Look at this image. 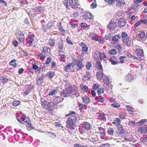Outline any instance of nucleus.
Segmentation results:
<instances>
[{
    "label": "nucleus",
    "mask_w": 147,
    "mask_h": 147,
    "mask_svg": "<svg viewBox=\"0 0 147 147\" xmlns=\"http://www.w3.org/2000/svg\"><path fill=\"white\" fill-rule=\"evenodd\" d=\"M76 113L74 111H71L70 113L66 116H69L70 117L68 118V119L66 121V127L69 129L72 130L75 128V122L77 120Z\"/></svg>",
    "instance_id": "nucleus-1"
},
{
    "label": "nucleus",
    "mask_w": 147,
    "mask_h": 147,
    "mask_svg": "<svg viewBox=\"0 0 147 147\" xmlns=\"http://www.w3.org/2000/svg\"><path fill=\"white\" fill-rule=\"evenodd\" d=\"M69 0H64L63 3L64 5L66 6L67 10L70 9L69 6L74 9H76L78 8H80V5L78 3V0H70L68 4Z\"/></svg>",
    "instance_id": "nucleus-2"
},
{
    "label": "nucleus",
    "mask_w": 147,
    "mask_h": 147,
    "mask_svg": "<svg viewBox=\"0 0 147 147\" xmlns=\"http://www.w3.org/2000/svg\"><path fill=\"white\" fill-rule=\"evenodd\" d=\"M63 92L61 93V96L63 97H67L68 95L72 92V95L73 96L75 95L77 96H78L79 94L78 93H74L72 92V89L70 88H68L63 90Z\"/></svg>",
    "instance_id": "nucleus-3"
},
{
    "label": "nucleus",
    "mask_w": 147,
    "mask_h": 147,
    "mask_svg": "<svg viewBox=\"0 0 147 147\" xmlns=\"http://www.w3.org/2000/svg\"><path fill=\"white\" fill-rule=\"evenodd\" d=\"M16 35L18 40L21 42H23L25 40L24 34L22 31H18L16 33Z\"/></svg>",
    "instance_id": "nucleus-4"
},
{
    "label": "nucleus",
    "mask_w": 147,
    "mask_h": 147,
    "mask_svg": "<svg viewBox=\"0 0 147 147\" xmlns=\"http://www.w3.org/2000/svg\"><path fill=\"white\" fill-rule=\"evenodd\" d=\"M138 39L141 42H144L146 40V34L144 32H140L138 35Z\"/></svg>",
    "instance_id": "nucleus-5"
},
{
    "label": "nucleus",
    "mask_w": 147,
    "mask_h": 147,
    "mask_svg": "<svg viewBox=\"0 0 147 147\" xmlns=\"http://www.w3.org/2000/svg\"><path fill=\"white\" fill-rule=\"evenodd\" d=\"M116 22V20H112L110 21L109 24L108 26L110 30H113L117 26Z\"/></svg>",
    "instance_id": "nucleus-6"
},
{
    "label": "nucleus",
    "mask_w": 147,
    "mask_h": 147,
    "mask_svg": "<svg viewBox=\"0 0 147 147\" xmlns=\"http://www.w3.org/2000/svg\"><path fill=\"white\" fill-rule=\"evenodd\" d=\"M80 45L82 47V53L83 54H87L88 48L86 44L84 42H82L80 44Z\"/></svg>",
    "instance_id": "nucleus-7"
},
{
    "label": "nucleus",
    "mask_w": 147,
    "mask_h": 147,
    "mask_svg": "<svg viewBox=\"0 0 147 147\" xmlns=\"http://www.w3.org/2000/svg\"><path fill=\"white\" fill-rule=\"evenodd\" d=\"M118 26L120 27H123L126 24V21L123 18L119 19L118 20Z\"/></svg>",
    "instance_id": "nucleus-8"
},
{
    "label": "nucleus",
    "mask_w": 147,
    "mask_h": 147,
    "mask_svg": "<svg viewBox=\"0 0 147 147\" xmlns=\"http://www.w3.org/2000/svg\"><path fill=\"white\" fill-rule=\"evenodd\" d=\"M84 18L86 20H93V16L92 15V14L89 12H88L86 13L84 15Z\"/></svg>",
    "instance_id": "nucleus-9"
},
{
    "label": "nucleus",
    "mask_w": 147,
    "mask_h": 147,
    "mask_svg": "<svg viewBox=\"0 0 147 147\" xmlns=\"http://www.w3.org/2000/svg\"><path fill=\"white\" fill-rule=\"evenodd\" d=\"M125 45L127 47L130 46L131 43V38L128 37L127 39H124L122 41Z\"/></svg>",
    "instance_id": "nucleus-10"
},
{
    "label": "nucleus",
    "mask_w": 147,
    "mask_h": 147,
    "mask_svg": "<svg viewBox=\"0 0 147 147\" xmlns=\"http://www.w3.org/2000/svg\"><path fill=\"white\" fill-rule=\"evenodd\" d=\"M45 76L43 74H42L39 76L36 81L37 84L38 86H40L43 82Z\"/></svg>",
    "instance_id": "nucleus-11"
},
{
    "label": "nucleus",
    "mask_w": 147,
    "mask_h": 147,
    "mask_svg": "<svg viewBox=\"0 0 147 147\" xmlns=\"http://www.w3.org/2000/svg\"><path fill=\"white\" fill-rule=\"evenodd\" d=\"M56 104H57V103L56 102V100H53V102H51L50 103L48 102V106L49 107V109L52 111L54 110L55 109Z\"/></svg>",
    "instance_id": "nucleus-12"
},
{
    "label": "nucleus",
    "mask_w": 147,
    "mask_h": 147,
    "mask_svg": "<svg viewBox=\"0 0 147 147\" xmlns=\"http://www.w3.org/2000/svg\"><path fill=\"white\" fill-rule=\"evenodd\" d=\"M109 60L113 65H115L118 63L117 57L115 56L111 57Z\"/></svg>",
    "instance_id": "nucleus-13"
},
{
    "label": "nucleus",
    "mask_w": 147,
    "mask_h": 147,
    "mask_svg": "<svg viewBox=\"0 0 147 147\" xmlns=\"http://www.w3.org/2000/svg\"><path fill=\"white\" fill-rule=\"evenodd\" d=\"M142 24H146L147 25V19L138 21L135 24V25L136 27H137Z\"/></svg>",
    "instance_id": "nucleus-14"
},
{
    "label": "nucleus",
    "mask_w": 147,
    "mask_h": 147,
    "mask_svg": "<svg viewBox=\"0 0 147 147\" xmlns=\"http://www.w3.org/2000/svg\"><path fill=\"white\" fill-rule=\"evenodd\" d=\"M104 84L103 86L107 89L109 88V80L106 77L103 79Z\"/></svg>",
    "instance_id": "nucleus-15"
},
{
    "label": "nucleus",
    "mask_w": 147,
    "mask_h": 147,
    "mask_svg": "<svg viewBox=\"0 0 147 147\" xmlns=\"http://www.w3.org/2000/svg\"><path fill=\"white\" fill-rule=\"evenodd\" d=\"M73 66L70 64L66 65L65 68V70L67 72H71L73 70Z\"/></svg>",
    "instance_id": "nucleus-16"
},
{
    "label": "nucleus",
    "mask_w": 147,
    "mask_h": 147,
    "mask_svg": "<svg viewBox=\"0 0 147 147\" xmlns=\"http://www.w3.org/2000/svg\"><path fill=\"white\" fill-rule=\"evenodd\" d=\"M41 105L42 107L45 109H48L49 107L48 106V102L44 100V99L42 100Z\"/></svg>",
    "instance_id": "nucleus-17"
},
{
    "label": "nucleus",
    "mask_w": 147,
    "mask_h": 147,
    "mask_svg": "<svg viewBox=\"0 0 147 147\" xmlns=\"http://www.w3.org/2000/svg\"><path fill=\"white\" fill-rule=\"evenodd\" d=\"M139 131L142 133L145 134L147 132V126L144 125L142 127H140Z\"/></svg>",
    "instance_id": "nucleus-18"
},
{
    "label": "nucleus",
    "mask_w": 147,
    "mask_h": 147,
    "mask_svg": "<svg viewBox=\"0 0 147 147\" xmlns=\"http://www.w3.org/2000/svg\"><path fill=\"white\" fill-rule=\"evenodd\" d=\"M134 76L131 74H128L126 76V81L128 82H131L133 80Z\"/></svg>",
    "instance_id": "nucleus-19"
},
{
    "label": "nucleus",
    "mask_w": 147,
    "mask_h": 147,
    "mask_svg": "<svg viewBox=\"0 0 147 147\" xmlns=\"http://www.w3.org/2000/svg\"><path fill=\"white\" fill-rule=\"evenodd\" d=\"M57 26L58 28L60 30V32L61 33V34L62 35L64 36V32H65V30L63 29L61 23H59L57 24Z\"/></svg>",
    "instance_id": "nucleus-20"
},
{
    "label": "nucleus",
    "mask_w": 147,
    "mask_h": 147,
    "mask_svg": "<svg viewBox=\"0 0 147 147\" xmlns=\"http://www.w3.org/2000/svg\"><path fill=\"white\" fill-rule=\"evenodd\" d=\"M121 36L120 35H115L112 38V40L115 43V42H118L119 39H121Z\"/></svg>",
    "instance_id": "nucleus-21"
},
{
    "label": "nucleus",
    "mask_w": 147,
    "mask_h": 147,
    "mask_svg": "<svg viewBox=\"0 0 147 147\" xmlns=\"http://www.w3.org/2000/svg\"><path fill=\"white\" fill-rule=\"evenodd\" d=\"M125 5L124 0H118L117 2V5L121 8L123 7Z\"/></svg>",
    "instance_id": "nucleus-22"
},
{
    "label": "nucleus",
    "mask_w": 147,
    "mask_h": 147,
    "mask_svg": "<svg viewBox=\"0 0 147 147\" xmlns=\"http://www.w3.org/2000/svg\"><path fill=\"white\" fill-rule=\"evenodd\" d=\"M25 123L26 124L27 129L28 130H30L33 129V127L30 121L26 120L25 121Z\"/></svg>",
    "instance_id": "nucleus-23"
},
{
    "label": "nucleus",
    "mask_w": 147,
    "mask_h": 147,
    "mask_svg": "<svg viewBox=\"0 0 147 147\" xmlns=\"http://www.w3.org/2000/svg\"><path fill=\"white\" fill-rule=\"evenodd\" d=\"M83 125L84 128L87 130H89L92 128L91 125L88 122H84Z\"/></svg>",
    "instance_id": "nucleus-24"
},
{
    "label": "nucleus",
    "mask_w": 147,
    "mask_h": 147,
    "mask_svg": "<svg viewBox=\"0 0 147 147\" xmlns=\"http://www.w3.org/2000/svg\"><path fill=\"white\" fill-rule=\"evenodd\" d=\"M48 45L51 47H53L55 45V40L53 38H51L48 41Z\"/></svg>",
    "instance_id": "nucleus-25"
},
{
    "label": "nucleus",
    "mask_w": 147,
    "mask_h": 147,
    "mask_svg": "<svg viewBox=\"0 0 147 147\" xmlns=\"http://www.w3.org/2000/svg\"><path fill=\"white\" fill-rule=\"evenodd\" d=\"M83 102L86 104H88L90 102V99L87 96H85L82 98Z\"/></svg>",
    "instance_id": "nucleus-26"
},
{
    "label": "nucleus",
    "mask_w": 147,
    "mask_h": 147,
    "mask_svg": "<svg viewBox=\"0 0 147 147\" xmlns=\"http://www.w3.org/2000/svg\"><path fill=\"white\" fill-rule=\"evenodd\" d=\"M135 53L138 56H143L144 54L143 50L140 49H136Z\"/></svg>",
    "instance_id": "nucleus-27"
},
{
    "label": "nucleus",
    "mask_w": 147,
    "mask_h": 147,
    "mask_svg": "<svg viewBox=\"0 0 147 147\" xmlns=\"http://www.w3.org/2000/svg\"><path fill=\"white\" fill-rule=\"evenodd\" d=\"M104 74L102 71H99L97 72L96 74L97 79H101L103 77Z\"/></svg>",
    "instance_id": "nucleus-28"
},
{
    "label": "nucleus",
    "mask_w": 147,
    "mask_h": 147,
    "mask_svg": "<svg viewBox=\"0 0 147 147\" xmlns=\"http://www.w3.org/2000/svg\"><path fill=\"white\" fill-rule=\"evenodd\" d=\"M117 127L118 131L119 134H121L125 133V131L124 130L121 125L119 126H118Z\"/></svg>",
    "instance_id": "nucleus-29"
},
{
    "label": "nucleus",
    "mask_w": 147,
    "mask_h": 147,
    "mask_svg": "<svg viewBox=\"0 0 147 147\" xmlns=\"http://www.w3.org/2000/svg\"><path fill=\"white\" fill-rule=\"evenodd\" d=\"M74 63V64L77 65V67L79 69H81L84 67V65L82 63V62Z\"/></svg>",
    "instance_id": "nucleus-30"
},
{
    "label": "nucleus",
    "mask_w": 147,
    "mask_h": 147,
    "mask_svg": "<svg viewBox=\"0 0 147 147\" xmlns=\"http://www.w3.org/2000/svg\"><path fill=\"white\" fill-rule=\"evenodd\" d=\"M17 119L19 122L21 123H23V122L26 119V116L24 115H23L22 116V118H19L17 117Z\"/></svg>",
    "instance_id": "nucleus-31"
},
{
    "label": "nucleus",
    "mask_w": 147,
    "mask_h": 147,
    "mask_svg": "<svg viewBox=\"0 0 147 147\" xmlns=\"http://www.w3.org/2000/svg\"><path fill=\"white\" fill-rule=\"evenodd\" d=\"M113 123L117 126L121 125V121L118 118H116L115 119Z\"/></svg>",
    "instance_id": "nucleus-32"
},
{
    "label": "nucleus",
    "mask_w": 147,
    "mask_h": 147,
    "mask_svg": "<svg viewBox=\"0 0 147 147\" xmlns=\"http://www.w3.org/2000/svg\"><path fill=\"white\" fill-rule=\"evenodd\" d=\"M89 36L91 37L93 40H96L97 38L98 37V36H97L94 33H90Z\"/></svg>",
    "instance_id": "nucleus-33"
},
{
    "label": "nucleus",
    "mask_w": 147,
    "mask_h": 147,
    "mask_svg": "<svg viewBox=\"0 0 147 147\" xmlns=\"http://www.w3.org/2000/svg\"><path fill=\"white\" fill-rule=\"evenodd\" d=\"M99 56L101 60H103L105 61L106 60V57L104 53H99Z\"/></svg>",
    "instance_id": "nucleus-34"
},
{
    "label": "nucleus",
    "mask_w": 147,
    "mask_h": 147,
    "mask_svg": "<svg viewBox=\"0 0 147 147\" xmlns=\"http://www.w3.org/2000/svg\"><path fill=\"white\" fill-rule=\"evenodd\" d=\"M16 60L13 59L9 63L10 65H12L14 67H16L17 66V63H16Z\"/></svg>",
    "instance_id": "nucleus-35"
},
{
    "label": "nucleus",
    "mask_w": 147,
    "mask_h": 147,
    "mask_svg": "<svg viewBox=\"0 0 147 147\" xmlns=\"http://www.w3.org/2000/svg\"><path fill=\"white\" fill-rule=\"evenodd\" d=\"M0 80L2 83L4 84L6 83L8 81V79L6 78H4L2 76L0 77Z\"/></svg>",
    "instance_id": "nucleus-36"
},
{
    "label": "nucleus",
    "mask_w": 147,
    "mask_h": 147,
    "mask_svg": "<svg viewBox=\"0 0 147 147\" xmlns=\"http://www.w3.org/2000/svg\"><path fill=\"white\" fill-rule=\"evenodd\" d=\"M126 107L128 110V111L129 112V113L131 114H132L133 113V109L129 105H127Z\"/></svg>",
    "instance_id": "nucleus-37"
},
{
    "label": "nucleus",
    "mask_w": 147,
    "mask_h": 147,
    "mask_svg": "<svg viewBox=\"0 0 147 147\" xmlns=\"http://www.w3.org/2000/svg\"><path fill=\"white\" fill-rule=\"evenodd\" d=\"M128 18L129 19L131 20V21H133L135 20H137L138 19L137 17H135L134 15H129L128 16Z\"/></svg>",
    "instance_id": "nucleus-38"
},
{
    "label": "nucleus",
    "mask_w": 147,
    "mask_h": 147,
    "mask_svg": "<svg viewBox=\"0 0 147 147\" xmlns=\"http://www.w3.org/2000/svg\"><path fill=\"white\" fill-rule=\"evenodd\" d=\"M50 78H52L55 75L53 71H49L47 73L46 75Z\"/></svg>",
    "instance_id": "nucleus-39"
},
{
    "label": "nucleus",
    "mask_w": 147,
    "mask_h": 147,
    "mask_svg": "<svg viewBox=\"0 0 147 147\" xmlns=\"http://www.w3.org/2000/svg\"><path fill=\"white\" fill-rule=\"evenodd\" d=\"M96 67L98 69L102 70V66L100 62H97L96 63Z\"/></svg>",
    "instance_id": "nucleus-40"
},
{
    "label": "nucleus",
    "mask_w": 147,
    "mask_h": 147,
    "mask_svg": "<svg viewBox=\"0 0 147 147\" xmlns=\"http://www.w3.org/2000/svg\"><path fill=\"white\" fill-rule=\"evenodd\" d=\"M121 36L122 41L124 39H127V38L128 37L127 34L125 32H122Z\"/></svg>",
    "instance_id": "nucleus-41"
},
{
    "label": "nucleus",
    "mask_w": 147,
    "mask_h": 147,
    "mask_svg": "<svg viewBox=\"0 0 147 147\" xmlns=\"http://www.w3.org/2000/svg\"><path fill=\"white\" fill-rule=\"evenodd\" d=\"M58 47H59V50H63V42L62 40L61 42H59Z\"/></svg>",
    "instance_id": "nucleus-42"
},
{
    "label": "nucleus",
    "mask_w": 147,
    "mask_h": 147,
    "mask_svg": "<svg viewBox=\"0 0 147 147\" xmlns=\"http://www.w3.org/2000/svg\"><path fill=\"white\" fill-rule=\"evenodd\" d=\"M82 59L81 56H78L77 59H75L73 60V62H82Z\"/></svg>",
    "instance_id": "nucleus-43"
},
{
    "label": "nucleus",
    "mask_w": 147,
    "mask_h": 147,
    "mask_svg": "<svg viewBox=\"0 0 147 147\" xmlns=\"http://www.w3.org/2000/svg\"><path fill=\"white\" fill-rule=\"evenodd\" d=\"M99 116L104 121H105L106 120V117H105V115L103 113H100L99 114Z\"/></svg>",
    "instance_id": "nucleus-44"
},
{
    "label": "nucleus",
    "mask_w": 147,
    "mask_h": 147,
    "mask_svg": "<svg viewBox=\"0 0 147 147\" xmlns=\"http://www.w3.org/2000/svg\"><path fill=\"white\" fill-rule=\"evenodd\" d=\"M34 35L33 34H28L27 38L28 39H30V40L34 41Z\"/></svg>",
    "instance_id": "nucleus-45"
},
{
    "label": "nucleus",
    "mask_w": 147,
    "mask_h": 147,
    "mask_svg": "<svg viewBox=\"0 0 147 147\" xmlns=\"http://www.w3.org/2000/svg\"><path fill=\"white\" fill-rule=\"evenodd\" d=\"M117 53V52L116 50L114 49L109 50V53L111 55L116 54Z\"/></svg>",
    "instance_id": "nucleus-46"
},
{
    "label": "nucleus",
    "mask_w": 147,
    "mask_h": 147,
    "mask_svg": "<svg viewBox=\"0 0 147 147\" xmlns=\"http://www.w3.org/2000/svg\"><path fill=\"white\" fill-rule=\"evenodd\" d=\"M63 100V98H61L60 97H58L55 99L54 100H56L57 103H59L62 102Z\"/></svg>",
    "instance_id": "nucleus-47"
},
{
    "label": "nucleus",
    "mask_w": 147,
    "mask_h": 147,
    "mask_svg": "<svg viewBox=\"0 0 147 147\" xmlns=\"http://www.w3.org/2000/svg\"><path fill=\"white\" fill-rule=\"evenodd\" d=\"M59 54L60 56L63 58L65 57V56L64 54V52L63 51V50H59Z\"/></svg>",
    "instance_id": "nucleus-48"
},
{
    "label": "nucleus",
    "mask_w": 147,
    "mask_h": 147,
    "mask_svg": "<svg viewBox=\"0 0 147 147\" xmlns=\"http://www.w3.org/2000/svg\"><path fill=\"white\" fill-rule=\"evenodd\" d=\"M97 5L96 1L94 0L90 5L91 7L93 9L94 8L96 7Z\"/></svg>",
    "instance_id": "nucleus-49"
},
{
    "label": "nucleus",
    "mask_w": 147,
    "mask_h": 147,
    "mask_svg": "<svg viewBox=\"0 0 147 147\" xmlns=\"http://www.w3.org/2000/svg\"><path fill=\"white\" fill-rule=\"evenodd\" d=\"M57 91L56 90H53L49 93L48 95L49 96L53 95L54 94H57Z\"/></svg>",
    "instance_id": "nucleus-50"
},
{
    "label": "nucleus",
    "mask_w": 147,
    "mask_h": 147,
    "mask_svg": "<svg viewBox=\"0 0 147 147\" xmlns=\"http://www.w3.org/2000/svg\"><path fill=\"white\" fill-rule=\"evenodd\" d=\"M114 130L112 128H109L108 130V134L110 135L113 134V133Z\"/></svg>",
    "instance_id": "nucleus-51"
},
{
    "label": "nucleus",
    "mask_w": 147,
    "mask_h": 147,
    "mask_svg": "<svg viewBox=\"0 0 147 147\" xmlns=\"http://www.w3.org/2000/svg\"><path fill=\"white\" fill-rule=\"evenodd\" d=\"M126 114L124 113H121L119 115V117L121 119H124L125 118Z\"/></svg>",
    "instance_id": "nucleus-52"
},
{
    "label": "nucleus",
    "mask_w": 147,
    "mask_h": 147,
    "mask_svg": "<svg viewBox=\"0 0 147 147\" xmlns=\"http://www.w3.org/2000/svg\"><path fill=\"white\" fill-rule=\"evenodd\" d=\"M81 89L83 90L84 92H87L88 90V87L87 86L83 85H81Z\"/></svg>",
    "instance_id": "nucleus-53"
},
{
    "label": "nucleus",
    "mask_w": 147,
    "mask_h": 147,
    "mask_svg": "<svg viewBox=\"0 0 147 147\" xmlns=\"http://www.w3.org/2000/svg\"><path fill=\"white\" fill-rule=\"evenodd\" d=\"M111 106L113 107L117 108L120 107V105L117 102H115L113 104H112Z\"/></svg>",
    "instance_id": "nucleus-54"
},
{
    "label": "nucleus",
    "mask_w": 147,
    "mask_h": 147,
    "mask_svg": "<svg viewBox=\"0 0 147 147\" xmlns=\"http://www.w3.org/2000/svg\"><path fill=\"white\" fill-rule=\"evenodd\" d=\"M50 49L48 48L47 47L45 46L43 47L42 52H45V53L46 51H47V52H50Z\"/></svg>",
    "instance_id": "nucleus-55"
},
{
    "label": "nucleus",
    "mask_w": 147,
    "mask_h": 147,
    "mask_svg": "<svg viewBox=\"0 0 147 147\" xmlns=\"http://www.w3.org/2000/svg\"><path fill=\"white\" fill-rule=\"evenodd\" d=\"M112 34H111L109 33L108 34L106 35L105 36L106 39L110 40L111 38Z\"/></svg>",
    "instance_id": "nucleus-56"
},
{
    "label": "nucleus",
    "mask_w": 147,
    "mask_h": 147,
    "mask_svg": "<svg viewBox=\"0 0 147 147\" xmlns=\"http://www.w3.org/2000/svg\"><path fill=\"white\" fill-rule=\"evenodd\" d=\"M90 77L89 76H87L86 75H85L82 78V80L83 81L85 82L86 81L90 79Z\"/></svg>",
    "instance_id": "nucleus-57"
},
{
    "label": "nucleus",
    "mask_w": 147,
    "mask_h": 147,
    "mask_svg": "<svg viewBox=\"0 0 147 147\" xmlns=\"http://www.w3.org/2000/svg\"><path fill=\"white\" fill-rule=\"evenodd\" d=\"M104 91L103 88L100 89L97 91V93L99 95H100L102 93H103Z\"/></svg>",
    "instance_id": "nucleus-58"
},
{
    "label": "nucleus",
    "mask_w": 147,
    "mask_h": 147,
    "mask_svg": "<svg viewBox=\"0 0 147 147\" xmlns=\"http://www.w3.org/2000/svg\"><path fill=\"white\" fill-rule=\"evenodd\" d=\"M43 7H40L36 8L35 10L39 12H41L43 11Z\"/></svg>",
    "instance_id": "nucleus-59"
},
{
    "label": "nucleus",
    "mask_w": 147,
    "mask_h": 147,
    "mask_svg": "<svg viewBox=\"0 0 147 147\" xmlns=\"http://www.w3.org/2000/svg\"><path fill=\"white\" fill-rule=\"evenodd\" d=\"M99 85L97 84H94L93 86V88L94 90H96L99 88Z\"/></svg>",
    "instance_id": "nucleus-60"
},
{
    "label": "nucleus",
    "mask_w": 147,
    "mask_h": 147,
    "mask_svg": "<svg viewBox=\"0 0 147 147\" xmlns=\"http://www.w3.org/2000/svg\"><path fill=\"white\" fill-rule=\"evenodd\" d=\"M20 103V101L19 100L14 101L13 103V104L14 106H17Z\"/></svg>",
    "instance_id": "nucleus-61"
},
{
    "label": "nucleus",
    "mask_w": 147,
    "mask_h": 147,
    "mask_svg": "<svg viewBox=\"0 0 147 147\" xmlns=\"http://www.w3.org/2000/svg\"><path fill=\"white\" fill-rule=\"evenodd\" d=\"M141 142L143 143L145 142H147V138L146 137L141 138L140 139Z\"/></svg>",
    "instance_id": "nucleus-62"
},
{
    "label": "nucleus",
    "mask_w": 147,
    "mask_h": 147,
    "mask_svg": "<svg viewBox=\"0 0 147 147\" xmlns=\"http://www.w3.org/2000/svg\"><path fill=\"white\" fill-rule=\"evenodd\" d=\"M53 24V22H49L47 24V28L48 29L52 27Z\"/></svg>",
    "instance_id": "nucleus-63"
},
{
    "label": "nucleus",
    "mask_w": 147,
    "mask_h": 147,
    "mask_svg": "<svg viewBox=\"0 0 147 147\" xmlns=\"http://www.w3.org/2000/svg\"><path fill=\"white\" fill-rule=\"evenodd\" d=\"M125 57L124 56H121L119 57V59L120 60V63H124V60Z\"/></svg>",
    "instance_id": "nucleus-64"
}]
</instances>
